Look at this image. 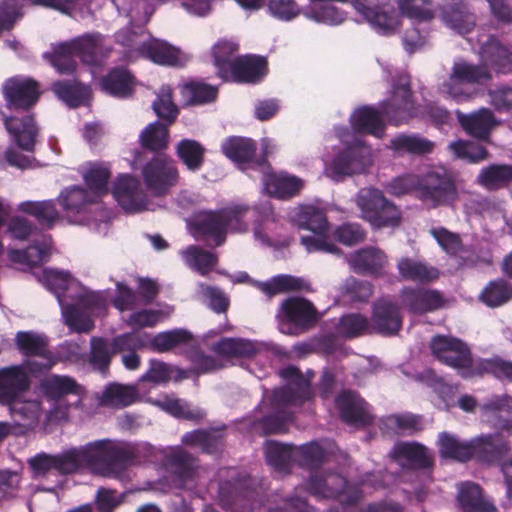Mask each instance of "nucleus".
<instances>
[{
    "label": "nucleus",
    "instance_id": "nucleus-28",
    "mask_svg": "<svg viewBox=\"0 0 512 512\" xmlns=\"http://www.w3.org/2000/svg\"><path fill=\"white\" fill-rule=\"evenodd\" d=\"M261 170L264 172V186L267 192L275 198L290 199L299 194L304 186L302 179L297 176L271 172V168Z\"/></svg>",
    "mask_w": 512,
    "mask_h": 512
},
{
    "label": "nucleus",
    "instance_id": "nucleus-21",
    "mask_svg": "<svg viewBox=\"0 0 512 512\" xmlns=\"http://www.w3.org/2000/svg\"><path fill=\"white\" fill-rule=\"evenodd\" d=\"M479 55L483 65L496 75L512 73V47L504 44L495 36H489L480 45Z\"/></svg>",
    "mask_w": 512,
    "mask_h": 512
},
{
    "label": "nucleus",
    "instance_id": "nucleus-20",
    "mask_svg": "<svg viewBox=\"0 0 512 512\" xmlns=\"http://www.w3.org/2000/svg\"><path fill=\"white\" fill-rule=\"evenodd\" d=\"M113 196L118 204L129 213H137L146 209L147 195L141 188L137 178L131 175H120L113 185Z\"/></svg>",
    "mask_w": 512,
    "mask_h": 512
},
{
    "label": "nucleus",
    "instance_id": "nucleus-1",
    "mask_svg": "<svg viewBox=\"0 0 512 512\" xmlns=\"http://www.w3.org/2000/svg\"><path fill=\"white\" fill-rule=\"evenodd\" d=\"M152 454L153 449L147 444L101 439L60 454L38 453L28 464L35 476L43 477L51 472L70 475L87 467L100 476L119 477L129 467L149 462Z\"/></svg>",
    "mask_w": 512,
    "mask_h": 512
},
{
    "label": "nucleus",
    "instance_id": "nucleus-23",
    "mask_svg": "<svg viewBox=\"0 0 512 512\" xmlns=\"http://www.w3.org/2000/svg\"><path fill=\"white\" fill-rule=\"evenodd\" d=\"M372 324L381 335H396L403 325L400 307L389 299L376 301L372 309Z\"/></svg>",
    "mask_w": 512,
    "mask_h": 512
},
{
    "label": "nucleus",
    "instance_id": "nucleus-64",
    "mask_svg": "<svg viewBox=\"0 0 512 512\" xmlns=\"http://www.w3.org/2000/svg\"><path fill=\"white\" fill-rule=\"evenodd\" d=\"M512 298V286L504 279L490 281L480 294V300L488 307H498Z\"/></svg>",
    "mask_w": 512,
    "mask_h": 512
},
{
    "label": "nucleus",
    "instance_id": "nucleus-16",
    "mask_svg": "<svg viewBox=\"0 0 512 512\" xmlns=\"http://www.w3.org/2000/svg\"><path fill=\"white\" fill-rule=\"evenodd\" d=\"M268 74V61L265 57L253 54L236 56L223 82L238 84H258Z\"/></svg>",
    "mask_w": 512,
    "mask_h": 512
},
{
    "label": "nucleus",
    "instance_id": "nucleus-49",
    "mask_svg": "<svg viewBox=\"0 0 512 512\" xmlns=\"http://www.w3.org/2000/svg\"><path fill=\"white\" fill-rule=\"evenodd\" d=\"M59 205L66 213L78 214L88 204L96 203L97 200L83 187L72 185L63 189L57 197Z\"/></svg>",
    "mask_w": 512,
    "mask_h": 512
},
{
    "label": "nucleus",
    "instance_id": "nucleus-38",
    "mask_svg": "<svg viewBox=\"0 0 512 512\" xmlns=\"http://www.w3.org/2000/svg\"><path fill=\"white\" fill-rule=\"evenodd\" d=\"M166 470L182 482L192 480L198 469V459L190 452L182 449H173L165 456Z\"/></svg>",
    "mask_w": 512,
    "mask_h": 512
},
{
    "label": "nucleus",
    "instance_id": "nucleus-7",
    "mask_svg": "<svg viewBox=\"0 0 512 512\" xmlns=\"http://www.w3.org/2000/svg\"><path fill=\"white\" fill-rule=\"evenodd\" d=\"M363 218L374 228L397 227L402 220L401 211L378 189H368L358 197Z\"/></svg>",
    "mask_w": 512,
    "mask_h": 512
},
{
    "label": "nucleus",
    "instance_id": "nucleus-47",
    "mask_svg": "<svg viewBox=\"0 0 512 512\" xmlns=\"http://www.w3.org/2000/svg\"><path fill=\"white\" fill-rule=\"evenodd\" d=\"M258 288L269 298L291 291H310V283L302 277L288 274L274 276L271 280L261 282Z\"/></svg>",
    "mask_w": 512,
    "mask_h": 512
},
{
    "label": "nucleus",
    "instance_id": "nucleus-11",
    "mask_svg": "<svg viewBox=\"0 0 512 512\" xmlns=\"http://www.w3.org/2000/svg\"><path fill=\"white\" fill-rule=\"evenodd\" d=\"M1 91L5 107L16 112L30 111L41 96L40 83L31 77H10L2 84Z\"/></svg>",
    "mask_w": 512,
    "mask_h": 512
},
{
    "label": "nucleus",
    "instance_id": "nucleus-60",
    "mask_svg": "<svg viewBox=\"0 0 512 512\" xmlns=\"http://www.w3.org/2000/svg\"><path fill=\"white\" fill-rule=\"evenodd\" d=\"M182 256L186 263L202 276L212 271L218 263L216 254L195 245H191L184 250Z\"/></svg>",
    "mask_w": 512,
    "mask_h": 512
},
{
    "label": "nucleus",
    "instance_id": "nucleus-45",
    "mask_svg": "<svg viewBox=\"0 0 512 512\" xmlns=\"http://www.w3.org/2000/svg\"><path fill=\"white\" fill-rule=\"evenodd\" d=\"M476 181L490 191L506 188L512 183V165L490 164L480 170Z\"/></svg>",
    "mask_w": 512,
    "mask_h": 512
},
{
    "label": "nucleus",
    "instance_id": "nucleus-17",
    "mask_svg": "<svg viewBox=\"0 0 512 512\" xmlns=\"http://www.w3.org/2000/svg\"><path fill=\"white\" fill-rule=\"evenodd\" d=\"M335 404L341 420L348 425L364 428L374 422L369 404L354 391H342L336 397Z\"/></svg>",
    "mask_w": 512,
    "mask_h": 512
},
{
    "label": "nucleus",
    "instance_id": "nucleus-43",
    "mask_svg": "<svg viewBox=\"0 0 512 512\" xmlns=\"http://www.w3.org/2000/svg\"><path fill=\"white\" fill-rule=\"evenodd\" d=\"M365 169V163L361 151L347 148L339 152L333 159L330 170L335 180L344 176L361 173Z\"/></svg>",
    "mask_w": 512,
    "mask_h": 512
},
{
    "label": "nucleus",
    "instance_id": "nucleus-2",
    "mask_svg": "<svg viewBox=\"0 0 512 512\" xmlns=\"http://www.w3.org/2000/svg\"><path fill=\"white\" fill-rule=\"evenodd\" d=\"M415 110L410 82L400 78L391 97L381 104L380 110L372 106L359 107L351 115L350 124L357 133L382 137L385 131L383 118L390 124L399 126L414 117Z\"/></svg>",
    "mask_w": 512,
    "mask_h": 512
},
{
    "label": "nucleus",
    "instance_id": "nucleus-57",
    "mask_svg": "<svg viewBox=\"0 0 512 512\" xmlns=\"http://www.w3.org/2000/svg\"><path fill=\"white\" fill-rule=\"evenodd\" d=\"M111 177L109 168L101 164H91L83 173V180L88 187V192L98 199L108 193V182Z\"/></svg>",
    "mask_w": 512,
    "mask_h": 512
},
{
    "label": "nucleus",
    "instance_id": "nucleus-46",
    "mask_svg": "<svg viewBox=\"0 0 512 512\" xmlns=\"http://www.w3.org/2000/svg\"><path fill=\"white\" fill-rule=\"evenodd\" d=\"M492 375L500 381L512 382V362L495 356L488 359L476 360L472 371L468 374L470 378Z\"/></svg>",
    "mask_w": 512,
    "mask_h": 512
},
{
    "label": "nucleus",
    "instance_id": "nucleus-30",
    "mask_svg": "<svg viewBox=\"0 0 512 512\" xmlns=\"http://www.w3.org/2000/svg\"><path fill=\"white\" fill-rule=\"evenodd\" d=\"M68 42L76 57L86 65L96 66L105 56L103 38L99 33H87Z\"/></svg>",
    "mask_w": 512,
    "mask_h": 512
},
{
    "label": "nucleus",
    "instance_id": "nucleus-52",
    "mask_svg": "<svg viewBox=\"0 0 512 512\" xmlns=\"http://www.w3.org/2000/svg\"><path fill=\"white\" fill-rule=\"evenodd\" d=\"M390 147L396 152L426 155L433 151L434 143L417 134L400 133L391 139Z\"/></svg>",
    "mask_w": 512,
    "mask_h": 512
},
{
    "label": "nucleus",
    "instance_id": "nucleus-32",
    "mask_svg": "<svg viewBox=\"0 0 512 512\" xmlns=\"http://www.w3.org/2000/svg\"><path fill=\"white\" fill-rule=\"evenodd\" d=\"M51 90L70 108L85 105L91 97L90 87L75 78L57 80L52 84Z\"/></svg>",
    "mask_w": 512,
    "mask_h": 512
},
{
    "label": "nucleus",
    "instance_id": "nucleus-48",
    "mask_svg": "<svg viewBox=\"0 0 512 512\" xmlns=\"http://www.w3.org/2000/svg\"><path fill=\"white\" fill-rule=\"evenodd\" d=\"M458 501L463 512H496L495 505L483 498L481 487L474 483L462 485Z\"/></svg>",
    "mask_w": 512,
    "mask_h": 512
},
{
    "label": "nucleus",
    "instance_id": "nucleus-9",
    "mask_svg": "<svg viewBox=\"0 0 512 512\" xmlns=\"http://www.w3.org/2000/svg\"><path fill=\"white\" fill-rule=\"evenodd\" d=\"M353 7L379 35L392 36L401 26L399 11L390 2L354 0Z\"/></svg>",
    "mask_w": 512,
    "mask_h": 512
},
{
    "label": "nucleus",
    "instance_id": "nucleus-40",
    "mask_svg": "<svg viewBox=\"0 0 512 512\" xmlns=\"http://www.w3.org/2000/svg\"><path fill=\"white\" fill-rule=\"evenodd\" d=\"M439 454L444 459L467 462L473 459V438L460 441L456 436L441 432L438 436Z\"/></svg>",
    "mask_w": 512,
    "mask_h": 512
},
{
    "label": "nucleus",
    "instance_id": "nucleus-10",
    "mask_svg": "<svg viewBox=\"0 0 512 512\" xmlns=\"http://www.w3.org/2000/svg\"><path fill=\"white\" fill-rule=\"evenodd\" d=\"M144 184L155 197H163L179 182V170L167 156L157 155L147 161L141 171Z\"/></svg>",
    "mask_w": 512,
    "mask_h": 512
},
{
    "label": "nucleus",
    "instance_id": "nucleus-19",
    "mask_svg": "<svg viewBox=\"0 0 512 512\" xmlns=\"http://www.w3.org/2000/svg\"><path fill=\"white\" fill-rule=\"evenodd\" d=\"M221 148L224 155L243 170L247 165L251 168L270 169L265 156L255 159L257 144L250 138L231 136L223 142Z\"/></svg>",
    "mask_w": 512,
    "mask_h": 512
},
{
    "label": "nucleus",
    "instance_id": "nucleus-33",
    "mask_svg": "<svg viewBox=\"0 0 512 512\" xmlns=\"http://www.w3.org/2000/svg\"><path fill=\"white\" fill-rule=\"evenodd\" d=\"M481 415L493 428L505 432L504 424L512 421V418H505L512 415V397L503 395H492L479 406Z\"/></svg>",
    "mask_w": 512,
    "mask_h": 512
},
{
    "label": "nucleus",
    "instance_id": "nucleus-56",
    "mask_svg": "<svg viewBox=\"0 0 512 512\" xmlns=\"http://www.w3.org/2000/svg\"><path fill=\"white\" fill-rule=\"evenodd\" d=\"M400 16L418 22H431L436 11L432 0H396Z\"/></svg>",
    "mask_w": 512,
    "mask_h": 512
},
{
    "label": "nucleus",
    "instance_id": "nucleus-8",
    "mask_svg": "<svg viewBox=\"0 0 512 512\" xmlns=\"http://www.w3.org/2000/svg\"><path fill=\"white\" fill-rule=\"evenodd\" d=\"M277 319L282 333L297 335L314 325L317 321V310L305 298L289 297L281 303Z\"/></svg>",
    "mask_w": 512,
    "mask_h": 512
},
{
    "label": "nucleus",
    "instance_id": "nucleus-29",
    "mask_svg": "<svg viewBox=\"0 0 512 512\" xmlns=\"http://www.w3.org/2000/svg\"><path fill=\"white\" fill-rule=\"evenodd\" d=\"M29 384L28 375L21 366L0 369V403L13 402L29 388Z\"/></svg>",
    "mask_w": 512,
    "mask_h": 512
},
{
    "label": "nucleus",
    "instance_id": "nucleus-37",
    "mask_svg": "<svg viewBox=\"0 0 512 512\" xmlns=\"http://www.w3.org/2000/svg\"><path fill=\"white\" fill-rule=\"evenodd\" d=\"M451 79L472 85L484 86L493 80V74L482 62L474 64L464 59L454 61L451 69Z\"/></svg>",
    "mask_w": 512,
    "mask_h": 512
},
{
    "label": "nucleus",
    "instance_id": "nucleus-55",
    "mask_svg": "<svg viewBox=\"0 0 512 512\" xmlns=\"http://www.w3.org/2000/svg\"><path fill=\"white\" fill-rule=\"evenodd\" d=\"M181 94L187 105H203L217 99L218 88L202 81H189L182 85Z\"/></svg>",
    "mask_w": 512,
    "mask_h": 512
},
{
    "label": "nucleus",
    "instance_id": "nucleus-39",
    "mask_svg": "<svg viewBox=\"0 0 512 512\" xmlns=\"http://www.w3.org/2000/svg\"><path fill=\"white\" fill-rule=\"evenodd\" d=\"M397 269L403 280L414 283L429 284L439 278L437 268L410 257L401 258L398 261Z\"/></svg>",
    "mask_w": 512,
    "mask_h": 512
},
{
    "label": "nucleus",
    "instance_id": "nucleus-63",
    "mask_svg": "<svg viewBox=\"0 0 512 512\" xmlns=\"http://www.w3.org/2000/svg\"><path fill=\"white\" fill-rule=\"evenodd\" d=\"M46 58L62 75H71L77 68L76 55L68 41L58 44L52 53L46 55Z\"/></svg>",
    "mask_w": 512,
    "mask_h": 512
},
{
    "label": "nucleus",
    "instance_id": "nucleus-59",
    "mask_svg": "<svg viewBox=\"0 0 512 512\" xmlns=\"http://www.w3.org/2000/svg\"><path fill=\"white\" fill-rule=\"evenodd\" d=\"M326 458V450L317 442L313 441L296 448L295 462L304 469L317 470L325 463Z\"/></svg>",
    "mask_w": 512,
    "mask_h": 512
},
{
    "label": "nucleus",
    "instance_id": "nucleus-41",
    "mask_svg": "<svg viewBox=\"0 0 512 512\" xmlns=\"http://www.w3.org/2000/svg\"><path fill=\"white\" fill-rule=\"evenodd\" d=\"M18 210L32 216L44 228L51 229L60 219V213L54 200L24 201Z\"/></svg>",
    "mask_w": 512,
    "mask_h": 512
},
{
    "label": "nucleus",
    "instance_id": "nucleus-44",
    "mask_svg": "<svg viewBox=\"0 0 512 512\" xmlns=\"http://www.w3.org/2000/svg\"><path fill=\"white\" fill-rule=\"evenodd\" d=\"M205 147L194 139L184 138L175 147V154L190 172H198L205 163Z\"/></svg>",
    "mask_w": 512,
    "mask_h": 512
},
{
    "label": "nucleus",
    "instance_id": "nucleus-12",
    "mask_svg": "<svg viewBox=\"0 0 512 512\" xmlns=\"http://www.w3.org/2000/svg\"><path fill=\"white\" fill-rule=\"evenodd\" d=\"M307 491L316 497L339 499L340 502L354 505L362 495L359 489L348 486L347 480L338 473L326 476L312 473L307 481Z\"/></svg>",
    "mask_w": 512,
    "mask_h": 512
},
{
    "label": "nucleus",
    "instance_id": "nucleus-18",
    "mask_svg": "<svg viewBox=\"0 0 512 512\" xmlns=\"http://www.w3.org/2000/svg\"><path fill=\"white\" fill-rule=\"evenodd\" d=\"M401 305L409 313L423 315L443 307L444 298L435 289L404 286L399 293Z\"/></svg>",
    "mask_w": 512,
    "mask_h": 512
},
{
    "label": "nucleus",
    "instance_id": "nucleus-24",
    "mask_svg": "<svg viewBox=\"0 0 512 512\" xmlns=\"http://www.w3.org/2000/svg\"><path fill=\"white\" fill-rule=\"evenodd\" d=\"M3 115L7 131L13 136L18 147L27 152H33L38 135V127L33 114L22 117Z\"/></svg>",
    "mask_w": 512,
    "mask_h": 512
},
{
    "label": "nucleus",
    "instance_id": "nucleus-53",
    "mask_svg": "<svg viewBox=\"0 0 512 512\" xmlns=\"http://www.w3.org/2000/svg\"><path fill=\"white\" fill-rule=\"evenodd\" d=\"M138 398L135 387L119 383H110L104 389L101 403L113 408H124L133 404Z\"/></svg>",
    "mask_w": 512,
    "mask_h": 512
},
{
    "label": "nucleus",
    "instance_id": "nucleus-4",
    "mask_svg": "<svg viewBox=\"0 0 512 512\" xmlns=\"http://www.w3.org/2000/svg\"><path fill=\"white\" fill-rule=\"evenodd\" d=\"M298 226L313 232L312 236H302L301 244L309 253L325 252L340 254L341 250L329 238V223L325 212L313 205L302 207L298 213Z\"/></svg>",
    "mask_w": 512,
    "mask_h": 512
},
{
    "label": "nucleus",
    "instance_id": "nucleus-22",
    "mask_svg": "<svg viewBox=\"0 0 512 512\" xmlns=\"http://www.w3.org/2000/svg\"><path fill=\"white\" fill-rule=\"evenodd\" d=\"M226 429L225 424L208 429H195L186 432L181 441L186 446L199 448L202 453L216 455L225 448Z\"/></svg>",
    "mask_w": 512,
    "mask_h": 512
},
{
    "label": "nucleus",
    "instance_id": "nucleus-31",
    "mask_svg": "<svg viewBox=\"0 0 512 512\" xmlns=\"http://www.w3.org/2000/svg\"><path fill=\"white\" fill-rule=\"evenodd\" d=\"M456 116L463 130L480 140H487L491 129L495 125V116L488 108H482L468 115L457 110Z\"/></svg>",
    "mask_w": 512,
    "mask_h": 512
},
{
    "label": "nucleus",
    "instance_id": "nucleus-36",
    "mask_svg": "<svg viewBox=\"0 0 512 512\" xmlns=\"http://www.w3.org/2000/svg\"><path fill=\"white\" fill-rule=\"evenodd\" d=\"M194 230L202 239H212L215 246L222 245L227 234L222 211H209L201 215L194 223Z\"/></svg>",
    "mask_w": 512,
    "mask_h": 512
},
{
    "label": "nucleus",
    "instance_id": "nucleus-14",
    "mask_svg": "<svg viewBox=\"0 0 512 512\" xmlns=\"http://www.w3.org/2000/svg\"><path fill=\"white\" fill-rule=\"evenodd\" d=\"M438 18L452 32L465 36L476 27L477 17L464 0H446L438 7Z\"/></svg>",
    "mask_w": 512,
    "mask_h": 512
},
{
    "label": "nucleus",
    "instance_id": "nucleus-34",
    "mask_svg": "<svg viewBox=\"0 0 512 512\" xmlns=\"http://www.w3.org/2000/svg\"><path fill=\"white\" fill-rule=\"evenodd\" d=\"M100 86L107 94L117 98L132 96L135 78L124 67H114L100 79Z\"/></svg>",
    "mask_w": 512,
    "mask_h": 512
},
{
    "label": "nucleus",
    "instance_id": "nucleus-13",
    "mask_svg": "<svg viewBox=\"0 0 512 512\" xmlns=\"http://www.w3.org/2000/svg\"><path fill=\"white\" fill-rule=\"evenodd\" d=\"M280 375L287 385L273 391L272 402L275 405H301L312 398L311 383L297 367L287 366Z\"/></svg>",
    "mask_w": 512,
    "mask_h": 512
},
{
    "label": "nucleus",
    "instance_id": "nucleus-61",
    "mask_svg": "<svg viewBox=\"0 0 512 512\" xmlns=\"http://www.w3.org/2000/svg\"><path fill=\"white\" fill-rule=\"evenodd\" d=\"M168 140V125L159 121L150 123L140 135L142 147L153 152H159L166 149L168 146Z\"/></svg>",
    "mask_w": 512,
    "mask_h": 512
},
{
    "label": "nucleus",
    "instance_id": "nucleus-25",
    "mask_svg": "<svg viewBox=\"0 0 512 512\" xmlns=\"http://www.w3.org/2000/svg\"><path fill=\"white\" fill-rule=\"evenodd\" d=\"M394 458L404 469L425 470L431 469L434 464L433 457L427 448L417 442H402L395 445Z\"/></svg>",
    "mask_w": 512,
    "mask_h": 512
},
{
    "label": "nucleus",
    "instance_id": "nucleus-62",
    "mask_svg": "<svg viewBox=\"0 0 512 512\" xmlns=\"http://www.w3.org/2000/svg\"><path fill=\"white\" fill-rule=\"evenodd\" d=\"M115 354L112 353L111 343L109 344L107 339L103 337L91 338L89 363L95 370L106 374L109 371L112 357Z\"/></svg>",
    "mask_w": 512,
    "mask_h": 512
},
{
    "label": "nucleus",
    "instance_id": "nucleus-15",
    "mask_svg": "<svg viewBox=\"0 0 512 512\" xmlns=\"http://www.w3.org/2000/svg\"><path fill=\"white\" fill-rule=\"evenodd\" d=\"M504 433L498 430L474 437L473 458L488 465L500 464L511 451L510 441Z\"/></svg>",
    "mask_w": 512,
    "mask_h": 512
},
{
    "label": "nucleus",
    "instance_id": "nucleus-35",
    "mask_svg": "<svg viewBox=\"0 0 512 512\" xmlns=\"http://www.w3.org/2000/svg\"><path fill=\"white\" fill-rule=\"evenodd\" d=\"M40 390L43 395L53 401L68 395H80L83 392L82 386L71 376L52 374L40 381Z\"/></svg>",
    "mask_w": 512,
    "mask_h": 512
},
{
    "label": "nucleus",
    "instance_id": "nucleus-58",
    "mask_svg": "<svg viewBox=\"0 0 512 512\" xmlns=\"http://www.w3.org/2000/svg\"><path fill=\"white\" fill-rule=\"evenodd\" d=\"M193 335L181 328L167 330L157 333L150 340V348L154 352L164 353L172 350L173 348L189 343Z\"/></svg>",
    "mask_w": 512,
    "mask_h": 512
},
{
    "label": "nucleus",
    "instance_id": "nucleus-50",
    "mask_svg": "<svg viewBox=\"0 0 512 512\" xmlns=\"http://www.w3.org/2000/svg\"><path fill=\"white\" fill-rule=\"evenodd\" d=\"M239 46L233 41L226 39L218 40L211 48L213 64L216 68V75L221 80L227 78L228 72L234 61V55Z\"/></svg>",
    "mask_w": 512,
    "mask_h": 512
},
{
    "label": "nucleus",
    "instance_id": "nucleus-5",
    "mask_svg": "<svg viewBox=\"0 0 512 512\" xmlns=\"http://www.w3.org/2000/svg\"><path fill=\"white\" fill-rule=\"evenodd\" d=\"M429 348L439 362L456 369L462 378H470L468 374L475 360L466 342L454 336L437 334L431 338Z\"/></svg>",
    "mask_w": 512,
    "mask_h": 512
},
{
    "label": "nucleus",
    "instance_id": "nucleus-3",
    "mask_svg": "<svg viewBox=\"0 0 512 512\" xmlns=\"http://www.w3.org/2000/svg\"><path fill=\"white\" fill-rule=\"evenodd\" d=\"M418 200L429 209L454 207L459 200L454 173L444 167H436L421 174Z\"/></svg>",
    "mask_w": 512,
    "mask_h": 512
},
{
    "label": "nucleus",
    "instance_id": "nucleus-6",
    "mask_svg": "<svg viewBox=\"0 0 512 512\" xmlns=\"http://www.w3.org/2000/svg\"><path fill=\"white\" fill-rule=\"evenodd\" d=\"M15 347L27 358L38 357L41 361L27 360L26 368L32 374L49 371L58 362L57 356L49 348V338L35 331H18L14 338Z\"/></svg>",
    "mask_w": 512,
    "mask_h": 512
},
{
    "label": "nucleus",
    "instance_id": "nucleus-42",
    "mask_svg": "<svg viewBox=\"0 0 512 512\" xmlns=\"http://www.w3.org/2000/svg\"><path fill=\"white\" fill-rule=\"evenodd\" d=\"M296 447L289 444H282L275 440H268L265 443V458L268 465L277 472L289 473L292 463L295 462Z\"/></svg>",
    "mask_w": 512,
    "mask_h": 512
},
{
    "label": "nucleus",
    "instance_id": "nucleus-51",
    "mask_svg": "<svg viewBox=\"0 0 512 512\" xmlns=\"http://www.w3.org/2000/svg\"><path fill=\"white\" fill-rule=\"evenodd\" d=\"M254 496V490L242 483L225 482L219 486V500L221 506L225 509L233 507L246 508L244 501H250Z\"/></svg>",
    "mask_w": 512,
    "mask_h": 512
},
{
    "label": "nucleus",
    "instance_id": "nucleus-26",
    "mask_svg": "<svg viewBox=\"0 0 512 512\" xmlns=\"http://www.w3.org/2000/svg\"><path fill=\"white\" fill-rule=\"evenodd\" d=\"M386 264V255L380 249L374 247L357 250L349 259V265L355 273L373 277L383 276Z\"/></svg>",
    "mask_w": 512,
    "mask_h": 512
},
{
    "label": "nucleus",
    "instance_id": "nucleus-27",
    "mask_svg": "<svg viewBox=\"0 0 512 512\" xmlns=\"http://www.w3.org/2000/svg\"><path fill=\"white\" fill-rule=\"evenodd\" d=\"M137 52L157 65L169 67L183 65L181 51L165 41L153 39L143 42L137 47Z\"/></svg>",
    "mask_w": 512,
    "mask_h": 512
},
{
    "label": "nucleus",
    "instance_id": "nucleus-54",
    "mask_svg": "<svg viewBox=\"0 0 512 512\" xmlns=\"http://www.w3.org/2000/svg\"><path fill=\"white\" fill-rule=\"evenodd\" d=\"M213 351L227 358H251L257 349L253 342L241 338H222L213 346Z\"/></svg>",
    "mask_w": 512,
    "mask_h": 512
}]
</instances>
